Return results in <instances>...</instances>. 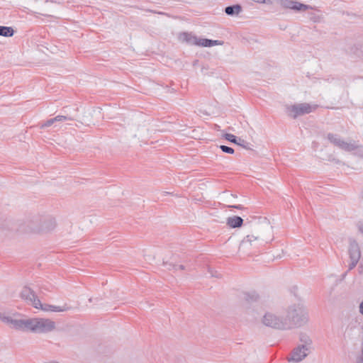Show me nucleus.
I'll return each mask as SVG.
<instances>
[{
	"instance_id": "c85d7f7f",
	"label": "nucleus",
	"mask_w": 363,
	"mask_h": 363,
	"mask_svg": "<svg viewBox=\"0 0 363 363\" xmlns=\"http://www.w3.org/2000/svg\"><path fill=\"white\" fill-rule=\"evenodd\" d=\"M359 230L363 234V224L359 226Z\"/></svg>"
},
{
	"instance_id": "bb28decb",
	"label": "nucleus",
	"mask_w": 363,
	"mask_h": 363,
	"mask_svg": "<svg viewBox=\"0 0 363 363\" xmlns=\"http://www.w3.org/2000/svg\"><path fill=\"white\" fill-rule=\"evenodd\" d=\"M359 313L363 315V301L359 304Z\"/></svg>"
},
{
	"instance_id": "7ed1b4c3",
	"label": "nucleus",
	"mask_w": 363,
	"mask_h": 363,
	"mask_svg": "<svg viewBox=\"0 0 363 363\" xmlns=\"http://www.w3.org/2000/svg\"><path fill=\"white\" fill-rule=\"evenodd\" d=\"M282 313L286 330L301 327L308 321V313L302 303L292 304Z\"/></svg>"
},
{
	"instance_id": "412c9836",
	"label": "nucleus",
	"mask_w": 363,
	"mask_h": 363,
	"mask_svg": "<svg viewBox=\"0 0 363 363\" xmlns=\"http://www.w3.org/2000/svg\"><path fill=\"white\" fill-rule=\"evenodd\" d=\"M224 137L228 141L233 143H237L238 140H237L236 136H235L234 135L230 134V133H226V134H225Z\"/></svg>"
},
{
	"instance_id": "c756f323",
	"label": "nucleus",
	"mask_w": 363,
	"mask_h": 363,
	"mask_svg": "<svg viewBox=\"0 0 363 363\" xmlns=\"http://www.w3.org/2000/svg\"><path fill=\"white\" fill-rule=\"evenodd\" d=\"M361 269V272L363 271V265L360 264L359 267Z\"/></svg>"
},
{
	"instance_id": "a211bd4d",
	"label": "nucleus",
	"mask_w": 363,
	"mask_h": 363,
	"mask_svg": "<svg viewBox=\"0 0 363 363\" xmlns=\"http://www.w3.org/2000/svg\"><path fill=\"white\" fill-rule=\"evenodd\" d=\"M14 34V30L12 27L0 26V35L4 37H11Z\"/></svg>"
},
{
	"instance_id": "2f4dec72",
	"label": "nucleus",
	"mask_w": 363,
	"mask_h": 363,
	"mask_svg": "<svg viewBox=\"0 0 363 363\" xmlns=\"http://www.w3.org/2000/svg\"><path fill=\"white\" fill-rule=\"evenodd\" d=\"M362 199H363V191H362Z\"/></svg>"
},
{
	"instance_id": "0eeeda50",
	"label": "nucleus",
	"mask_w": 363,
	"mask_h": 363,
	"mask_svg": "<svg viewBox=\"0 0 363 363\" xmlns=\"http://www.w3.org/2000/svg\"><path fill=\"white\" fill-rule=\"evenodd\" d=\"M35 222L37 223L34 228L35 231L48 232L55 229L56 226L55 219L50 216H38L35 218Z\"/></svg>"
},
{
	"instance_id": "423d86ee",
	"label": "nucleus",
	"mask_w": 363,
	"mask_h": 363,
	"mask_svg": "<svg viewBox=\"0 0 363 363\" xmlns=\"http://www.w3.org/2000/svg\"><path fill=\"white\" fill-rule=\"evenodd\" d=\"M327 138L335 146L347 152H351L358 149L363 150L362 145H358L354 141L347 143L343 140L342 138L337 134L328 133Z\"/></svg>"
},
{
	"instance_id": "6ab92c4d",
	"label": "nucleus",
	"mask_w": 363,
	"mask_h": 363,
	"mask_svg": "<svg viewBox=\"0 0 363 363\" xmlns=\"http://www.w3.org/2000/svg\"><path fill=\"white\" fill-rule=\"evenodd\" d=\"M300 341L301 344L299 345V346H303L304 347L311 350L313 342L308 336L306 335H301L300 336Z\"/></svg>"
},
{
	"instance_id": "aec40b11",
	"label": "nucleus",
	"mask_w": 363,
	"mask_h": 363,
	"mask_svg": "<svg viewBox=\"0 0 363 363\" xmlns=\"http://www.w3.org/2000/svg\"><path fill=\"white\" fill-rule=\"evenodd\" d=\"M245 301L247 303L256 302L259 299V296L256 293L247 294L245 296Z\"/></svg>"
},
{
	"instance_id": "f8f14e48",
	"label": "nucleus",
	"mask_w": 363,
	"mask_h": 363,
	"mask_svg": "<svg viewBox=\"0 0 363 363\" xmlns=\"http://www.w3.org/2000/svg\"><path fill=\"white\" fill-rule=\"evenodd\" d=\"M73 120H74V118L71 116L58 115V116H57L52 118H50L48 121H46L45 122L41 123L40 125V128H45L47 127L51 126L52 124H54L56 122H62V121H73Z\"/></svg>"
},
{
	"instance_id": "7c9ffc66",
	"label": "nucleus",
	"mask_w": 363,
	"mask_h": 363,
	"mask_svg": "<svg viewBox=\"0 0 363 363\" xmlns=\"http://www.w3.org/2000/svg\"><path fill=\"white\" fill-rule=\"evenodd\" d=\"M0 314H1V316H6L4 314H3V313H0ZM0 320H2V318H0Z\"/></svg>"
},
{
	"instance_id": "4468645a",
	"label": "nucleus",
	"mask_w": 363,
	"mask_h": 363,
	"mask_svg": "<svg viewBox=\"0 0 363 363\" xmlns=\"http://www.w3.org/2000/svg\"><path fill=\"white\" fill-rule=\"evenodd\" d=\"M349 255L350 259L354 261L359 260L361 252L358 244L356 242H352L349 247Z\"/></svg>"
},
{
	"instance_id": "2eb2a0df",
	"label": "nucleus",
	"mask_w": 363,
	"mask_h": 363,
	"mask_svg": "<svg viewBox=\"0 0 363 363\" xmlns=\"http://www.w3.org/2000/svg\"><path fill=\"white\" fill-rule=\"evenodd\" d=\"M223 44V41L217 40H210L206 38H199L198 46L201 47H212L214 45H222Z\"/></svg>"
},
{
	"instance_id": "b1692460",
	"label": "nucleus",
	"mask_w": 363,
	"mask_h": 363,
	"mask_svg": "<svg viewBox=\"0 0 363 363\" xmlns=\"http://www.w3.org/2000/svg\"><path fill=\"white\" fill-rule=\"evenodd\" d=\"M257 3L271 4L272 1L271 0H256Z\"/></svg>"
},
{
	"instance_id": "ddd939ff",
	"label": "nucleus",
	"mask_w": 363,
	"mask_h": 363,
	"mask_svg": "<svg viewBox=\"0 0 363 363\" xmlns=\"http://www.w3.org/2000/svg\"><path fill=\"white\" fill-rule=\"evenodd\" d=\"M179 40L189 45L198 46L199 38L191 33L184 32L179 35Z\"/></svg>"
},
{
	"instance_id": "1a4fd4ad",
	"label": "nucleus",
	"mask_w": 363,
	"mask_h": 363,
	"mask_svg": "<svg viewBox=\"0 0 363 363\" xmlns=\"http://www.w3.org/2000/svg\"><path fill=\"white\" fill-rule=\"evenodd\" d=\"M22 299L25 300L27 303L31 304L34 308L40 305V300L36 296L33 290L28 286H24L20 294Z\"/></svg>"
},
{
	"instance_id": "f3484780",
	"label": "nucleus",
	"mask_w": 363,
	"mask_h": 363,
	"mask_svg": "<svg viewBox=\"0 0 363 363\" xmlns=\"http://www.w3.org/2000/svg\"><path fill=\"white\" fill-rule=\"evenodd\" d=\"M242 6L240 4H235L225 7V13L228 16H233L238 15L242 11Z\"/></svg>"
},
{
	"instance_id": "dca6fc26",
	"label": "nucleus",
	"mask_w": 363,
	"mask_h": 363,
	"mask_svg": "<svg viewBox=\"0 0 363 363\" xmlns=\"http://www.w3.org/2000/svg\"><path fill=\"white\" fill-rule=\"evenodd\" d=\"M242 223L243 219L240 216H235L227 219V225L233 228H239Z\"/></svg>"
},
{
	"instance_id": "9b49d317",
	"label": "nucleus",
	"mask_w": 363,
	"mask_h": 363,
	"mask_svg": "<svg viewBox=\"0 0 363 363\" xmlns=\"http://www.w3.org/2000/svg\"><path fill=\"white\" fill-rule=\"evenodd\" d=\"M40 305L35 307L37 309H41L43 311H54V312H65L69 311L71 307L67 304H64L63 306H53L50 304H42L40 301Z\"/></svg>"
},
{
	"instance_id": "39448f33",
	"label": "nucleus",
	"mask_w": 363,
	"mask_h": 363,
	"mask_svg": "<svg viewBox=\"0 0 363 363\" xmlns=\"http://www.w3.org/2000/svg\"><path fill=\"white\" fill-rule=\"evenodd\" d=\"M317 108L318 105H311L308 103L287 105L286 106V113L293 118H296L299 116L314 111Z\"/></svg>"
},
{
	"instance_id": "393cba45",
	"label": "nucleus",
	"mask_w": 363,
	"mask_h": 363,
	"mask_svg": "<svg viewBox=\"0 0 363 363\" xmlns=\"http://www.w3.org/2000/svg\"><path fill=\"white\" fill-rule=\"evenodd\" d=\"M239 141L240 142L237 141L236 144H238L239 145H241V146H242L244 147H246V146L245 145V143H246V142L244 140L239 139Z\"/></svg>"
},
{
	"instance_id": "cd10ccee",
	"label": "nucleus",
	"mask_w": 363,
	"mask_h": 363,
	"mask_svg": "<svg viewBox=\"0 0 363 363\" xmlns=\"http://www.w3.org/2000/svg\"><path fill=\"white\" fill-rule=\"evenodd\" d=\"M229 207L237 208V209H242L243 208V207L241 205L230 206Z\"/></svg>"
},
{
	"instance_id": "f257e3e1",
	"label": "nucleus",
	"mask_w": 363,
	"mask_h": 363,
	"mask_svg": "<svg viewBox=\"0 0 363 363\" xmlns=\"http://www.w3.org/2000/svg\"><path fill=\"white\" fill-rule=\"evenodd\" d=\"M2 321L9 324L11 328L22 331L31 332L36 334H45L55 329V323L49 318H31L26 319H15L11 316H1Z\"/></svg>"
},
{
	"instance_id": "20e7f679",
	"label": "nucleus",
	"mask_w": 363,
	"mask_h": 363,
	"mask_svg": "<svg viewBox=\"0 0 363 363\" xmlns=\"http://www.w3.org/2000/svg\"><path fill=\"white\" fill-rule=\"evenodd\" d=\"M261 321L267 327L278 330H286L283 313L277 314L273 312H267L263 315Z\"/></svg>"
},
{
	"instance_id": "a878e982",
	"label": "nucleus",
	"mask_w": 363,
	"mask_h": 363,
	"mask_svg": "<svg viewBox=\"0 0 363 363\" xmlns=\"http://www.w3.org/2000/svg\"><path fill=\"white\" fill-rule=\"evenodd\" d=\"M173 267H174V269H179L183 270V269H185L184 266V265H182V264H180V265H174V266H173Z\"/></svg>"
},
{
	"instance_id": "4be33fe9",
	"label": "nucleus",
	"mask_w": 363,
	"mask_h": 363,
	"mask_svg": "<svg viewBox=\"0 0 363 363\" xmlns=\"http://www.w3.org/2000/svg\"><path fill=\"white\" fill-rule=\"evenodd\" d=\"M220 148L221 149V150L223 152H225V153H228V154H233L234 153V150L232 147H228V146H226V145H220Z\"/></svg>"
},
{
	"instance_id": "6e6552de",
	"label": "nucleus",
	"mask_w": 363,
	"mask_h": 363,
	"mask_svg": "<svg viewBox=\"0 0 363 363\" xmlns=\"http://www.w3.org/2000/svg\"><path fill=\"white\" fill-rule=\"evenodd\" d=\"M311 352V349L298 345L291 352V355L286 357L288 362L298 363L303 360Z\"/></svg>"
},
{
	"instance_id": "f03ea898",
	"label": "nucleus",
	"mask_w": 363,
	"mask_h": 363,
	"mask_svg": "<svg viewBox=\"0 0 363 363\" xmlns=\"http://www.w3.org/2000/svg\"><path fill=\"white\" fill-rule=\"evenodd\" d=\"M271 228L267 225L263 229L247 235L240 244V251L248 255H253L259 252L261 248L271 240Z\"/></svg>"
},
{
	"instance_id": "9d476101",
	"label": "nucleus",
	"mask_w": 363,
	"mask_h": 363,
	"mask_svg": "<svg viewBox=\"0 0 363 363\" xmlns=\"http://www.w3.org/2000/svg\"><path fill=\"white\" fill-rule=\"evenodd\" d=\"M279 2L283 8L292 9L296 11H305L311 9L308 5L294 0H279Z\"/></svg>"
},
{
	"instance_id": "5701e85b",
	"label": "nucleus",
	"mask_w": 363,
	"mask_h": 363,
	"mask_svg": "<svg viewBox=\"0 0 363 363\" xmlns=\"http://www.w3.org/2000/svg\"><path fill=\"white\" fill-rule=\"evenodd\" d=\"M350 260H351V262L349 264V270H352V269H354L359 262V260H356V261H354L353 259H350Z\"/></svg>"
}]
</instances>
